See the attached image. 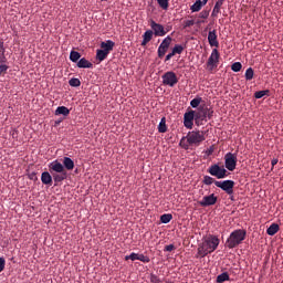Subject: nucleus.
<instances>
[{"label": "nucleus", "mask_w": 283, "mask_h": 283, "mask_svg": "<svg viewBox=\"0 0 283 283\" xmlns=\"http://www.w3.org/2000/svg\"><path fill=\"white\" fill-rule=\"evenodd\" d=\"M220 244L218 237L209 235L198 245L196 258H205L208 254L214 252Z\"/></svg>", "instance_id": "obj_1"}, {"label": "nucleus", "mask_w": 283, "mask_h": 283, "mask_svg": "<svg viewBox=\"0 0 283 283\" xmlns=\"http://www.w3.org/2000/svg\"><path fill=\"white\" fill-rule=\"evenodd\" d=\"M205 140L206 137L203 132L192 130L188 132V134L180 139L179 146L182 149L188 150L189 146H200V144L203 143Z\"/></svg>", "instance_id": "obj_2"}, {"label": "nucleus", "mask_w": 283, "mask_h": 283, "mask_svg": "<svg viewBox=\"0 0 283 283\" xmlns=\"http://www.w3.org/2000/svg\"><path fill=\"white\" fill-rule=\"evenodd\" d=\"M247 238V230H233L232 233L229 234L226 247L228 249H234L243 243Z\"/></svg>", "instance_id": "obj_3"}, {"label": "nucleus", "mask_w": 283, "mask_h": 283, "mask_svg": "<svg viewBox=\"0 0 283 283\" xmlns=\"http://www.w3.org/2000/svg\"><path fill=\"white\" fill-rule=\"evenodd\" d=\"M208 174L217 179H224L228 177V170L219 164H213L208 168Z\"/></svg>", "instance_id": "obj_4"}, {"label": "nucleus", "mask_w": 283, "mask_h": 283, "mask_svg": "<svg viewBox=\"0 0 283 283\" xmlns=\"http://www.w3.org/2000/svg\"><path fill=\"white\" fill-rule=\"evenodd\" d=\"M214 186L217 188H220L228 196H232L234 193V186H235L234 180H231V179H227L222 181L218 180V181H214Z\"/></svg>", "instance_id": "obj_5"}, {"label": "nucleus", "mask_w": 283, "mask_h": 283, "mask_svg": "<svg viewBox=\"0 0 283 283\" xmlns=\"http://www.w3.org/2000/svg\"><path fill=\"white\" fill-rule=\"evenodd\" d=\"M163 84L169 87H175L178 84V77L175 72L168 71L161 76Z\"/></svg>", "instance_id": "obj_6"}, {"label": "nucleus", "mask_w": 283, "mask_h": 283, "mask_svg": "<svg viewBox=\"0 0 283 283\" xmlns=\"http://www.w3.org/2000/svg\"><path fill=\"white\" fill-rule=\"evenodd\" d=\"M238 157L235 154L227 153L224 155V167L229 171H234L237 168Z\"/></svg>", "instance_id": "obj_7"}, {"label": "nucleus", "mask_w": 283, "mask_h": 283, "mask_svg": "<svg viewBox=\"0 0 283 283\" xmlns=\"http://www.w3.org/2000/svg\"><path fill=\"white\" fill-rule=\"evenodd\" d=\"M219 61H220V53L218 49H213L207 61V67L209 69V71H213L214 69H217Z\"/></svg>", "instance_id": "obj_8"}, {"label": "nucleus", "mask_w": 283, "mask_h": 283, "mask_svg": "<svg viewBox=\"0 0 283 283\" xmlns=\"http://www.w3.org/2000/svg\"><path fill=\"white\" fill-rule=\"evenodd\" d=\"M208 118V107H199L195 111V124L201 126L203 122H207Z\"/></svg>", "instance_id": "obj_9"}, {"label": "nucleus", "mask_w": 283, "mask_h": 283, "mask_svg": "<svg viewBox=\"0 0 283 283\" xmlns=\"http://www.w3.org/2000/svg\"><path fill=\"white\" fill-rule=\"evenodd\" d=\"M171 42H172V38L170 35H167L161 41V43L159 44L158 50H157V54H158L159 59H163L166 55Z\"/></svg>", "instance_id": "obj_10"}, {"label": "nucleus", "mask_w": 283, "mask_h": 283, "mask_svg": "<svg viewBox=\"0 0 283 283\" xmlns=\"http://www.w3.org/2000/svg\"><path fill=\"white\" fill-rule=\"evenodd\" d=\"M193 120H196L195 111H188L184 114V127L185 128L192 129Z\"/></svg>", "instance_id": "obj_11"}, {"label": "nucleus", "mask_w": 283, "mask_h": 283, "mask_svg": "<svg viewBox=\"0 0 283 283\" xmlns=\"http://www.w3.org/2000/svg\"><path fill=\"white\" fill-rule=\"evenodd\" d=\"M218 201V197L214 193H210L208 196H203L201 200L198 201L201 207H210L214 206Z\"/></svg>", "instance_id": "obj_12"}, {"label": "nucleus", "mask_w": 283, "mask_h": 283, "mask_svg": "<svg viewBox=\"0 0 283 283\" xmlns=\"http://www.w3.org/2000/svg\"><path fill=\"white\" fill-rule=\"evenodd\" d=\"M150 29L153 30L155 36H165L167 34L164 25L155 21H150Z\"/></svg>", "instance_id": "obj_13"}, {"label": "nucleus", "mask_w": 283, "mask_h": 283, "mask_svg": "<svg viewBox=\"0 0 283 283\" xmlns=\"http://www.w3.org/2000/svg\"><path fill=\"white\" fill-rule=\"evenodd\" d=\"M50 168V172L51 174H62V172H66L65 167L63 166L62 163H60L59 160H54L49 165Z\"/></svg>", "instance_id": "obj_14"}, {"label": "nucleus", "mask_w": 283, "mask_h": 283, "mask_svg": "<svg viewBox=\"0 0 283 283\" xmlns=\"http://www.w3.org/2000/svg\"><path fill=\"white\" fill-rule=\"evenodd\" d=\"M208 43L211 48H219L217 30L209 31V33H208Z\"/></svg>", "instance_id": "obj_15"}, {"label": "nucleus", "mask_w": 283, "mask_h": 283, "mask_svg": "<svg viewBox=\"0 0 283 283\" xmlns=\"http://www.w3.org/2000/svg\"><path fill=\"white\" fill-rule=\"evenodd\" d=\"M114 46H115V42L112 41V40L103 41L99 44V48H102V51H104V52H106L108 54L113 51Z\"/></svg>", "instance_id": "obj_16"}, {"label": "nucleus", "mask_w": 283, "mask_h": 283, "mask_svg": "<svg viewBox=\"0 0 283 283\" xmlns=\"http://www.w3.org/2000/svg\"><path fill=\"white\" fill-rule=\"evenodd\" d=\"M223 3H224V0H218L214 3V7H213L212 12H211L212 18H217L219 15V13L221 12V8H222Z\"/></svg>", "instance_id": "obj_17"}, {"label": "nucleus", "mask_w": 283, "mask_h": 283, "mask_svg": "<svg viewBox=\"0 0 283 283\" xmlns=\"http://www.w3.org/2000/svg\"><path fill=\"white\" fill-rule=\"evenodd\" d=\"M154 32L151 30H147L143 34V41L140 43L142 46H146L153 40Z\"/></svg>", "instance_id": "obj_18"}, {"label": "nucleus", "mask_w": 283, "mask_h": 283, "mask_svg": "<svg viewBox=\"0 0 283 283\" xmlns=\"http://www.w3.org/2000/svg\"><path fill=\"white\" fill-rule=\"evenodd\" d=\"M77 67L78 69H93V63L90 62L87 59L82 57L80 61H77Z\"/></svg>", "instance_id": "obj_19"}, {"label": "nucleus", "mask_w": 283, "mask_h": 283, "mask_svg": "<svg viewBox=\"0 0 283 283\" xmlns=\"http://www.w3.org/2000/svg\"><path fill=\"white\" fill-rule=\"evenodd\" d=\"M62 166L66 170H73L74 169V160L71 157H64V160H62Z\"/></svg>", "instance_id": "obj_20"}, {"label": "nucleus", "mask_w": 283, "mask_h": 283, "mask_svg": "<svg viewBox=\"0 0 283 283\" xmlns=\"http://www.w3.org/2000/svg\"><path fill=\"white\" fill-rule=\"evenodd\" d=\"M55 182H62L67 178V171L51 174Z\"/></svg>", "instance_id": "obj_21"}, {"label": "nucleus", "mask_w": 283, "mask_h": 283, "mask_svg": "<svg viewBox=\"0 0 283 283\" xmlns=\"http://www.w3.org/2000/svg\"><path fill=\"white\" fill-rule=\"evenodd\" d=\"M205 2L201 0H196L195 3L190 7L191 13L200 12Z\"/></svg>", "instance_id": "obj_22"}, {"label": "nucleus", "mask_w": 283, "mask_h": 283, "mask_svg": "<svg viewBox=\"0 0 283 283\" xmlns=\"http://www.w3.org/2000/svg\"><path fill=\"white\" fill-rule=\"evenodd\" d=\"M280 231V226L279 223H272L270 227L266 229V234L268 235H275Z\"/></svg>", "instance_id": "obj_23"}, {"label": "nucleus", "mask_w": 283, "mask_h": 283, "mask_svg": "<svg viewBox=\"0 0 283 283\" xmlns=\"http://www.w3.org/2000/svg\"><path fill=\"white\" fill-rule=\"evenodd\" d=\"M41 180L43 185H52V175L49 171H43Z\"/></svg>", "instance_id": "obj_24"}, {"label": "nucleus", "mask_w": 283, "mask_h": 283, "mask_svg": "<svg viewBox=\"0 0 283 283\" xmlns=\"http://www.w3.org/2000/svg\"><path fill=\"white\" fill-rule=\"evenodd\" d=\"M55 114L62 115L64 117L70 115V109L66 106H57V109L55 111Z\"/></svg>", "instance_id": "obj_25"}, {"label": "nucleus", "mask_w": 283, "mask_h": 283, "mask_svg": "<svg viewBox=\"0 0 283 283\" xmlns=\"http://www.w3.org/2000/svg\"><path fill=\"white\" fill-rule=\"evenodd\" d=\"M4 53H6L4 43L3 41L0 40V64H3L7 62V57Z\"/></svg>", "instance_id": "obj_26"}, {"label": "nucleus", "mask_w": 283, "mask_h": 283, "mask_svg": "<svg viewBox=\"0 0 283 283\" xmlns=\"http://www.w3.org/2000/svg\"><path fill=\"white\" fill-rule=\"evenodd\" d=\"M158 133L160 134L167 133L166 117H161L158 124Z\"/></svg>", "instance_id": "obj_27"}, {"label": "nucleus", "mask_w": 283, "mask_h": 283, "mask_svg": "<svg viewBox=\"0 0 283 283\" xmlns=\"http://www.w3.org/2000/svg\"><path fill=\"white\" fill-rule=\"evenodd\" d=\"M229 280H230V276H229L228 272H222L221 274H218L216 282L223 283V282H228Z\"/></svg>", "instance_id": "obj_28"}, {"label": "nucleus", "mask_w": 283, "mask_h": 283, "mask_svg": "<svg viewBox=\"0 0 283 283\" xmlns=\"http://www.w3.org/2000/svg\"><path fill=\"white\" fill-rule=\"evenodd\" d=\"M108 55H109V53H107L106 51H104L102 49L97 50V55H96L97 61L103 62L107 59Z\"/></svg>", "instance_id": "obj_29"}, {"label": "nucleus", "mask_w": 283, "mask_h": 283, "mask_svg": "<svg viewBox=\"0 0 283 283\" xmlns=\"http://www.w3.org/2000/svg\"><path fill=\"white\" fill-rule=\"evenodd\" d=\"M216 179L209 175H205L203 176V179H202V184L206 185V186H211L213 184H216Z\"/></svg>", "instance_id": "obj_30"}, {"label": "nucleus", "mask_w": 283, "mask_h": 283, "mask_svg": "<svg viewBox=\"0 0 283 283\" xmlns=\"http://www.w3.org/2000/svg\"><path fill=\"white\" fill-rule=\"evenodd\" d=\"M70 59H71V62L77 63L81 60V53L77 51H71Z\"/></svg>", "instance_id": "obj_31"}, {"label": "nucleus", "mask_w": 283, "mask_h": 283, "mask_svg": "<svg viewBox=\"0 0 283 283\" xmlns=\"http://www.w3.org/2000/svg\"><path fill=\"white\" fill-rule=\"evenodd\" d=\"M172 220V214L171 213H164L160 216V222L164 224L169 223Z\"/></svg>", "instance_id": "obj_32"}, {"label": "nucleus", "mask_w": 283, "mask_h": 283, "mask_svg": "<svg viewBox=\"0 0 283 283\" xmlns=\"http://www.w3.org/2000/svg\"><path fill=\"white\" fill-rule=\"evenodd\" d=\"M244 77L247 81H252L254 77V70L252 67H248L244 73Z\"/></svg>", "instance_id": "obj_33"}, {"label": "nucleus", "mask_w": 283, "mask_h": 283, "mask_svg": "<svg viewBox=\"0 0 283 283\" xmlns=\"http://www.w3.org/2000/svg\"><path fill=\"white\" fill-rule=\"evenodd\" d=\"M242 70V63L241 62H234L231 65V71L234 73H239Z\"/></svg>", "instance_id": "obj_34"}, {"label": "nucleus", "mask_w": 283, "mask_h": 283, "mask_svg": "<svg viewBox=\"0 0 283 283\" xmlns=\"http://www.w3.org/2000/svg\"><path fill=\"white\" fill-rule=\"evenodd\" d=\"M69 85H71V87H80L81 80L77 77H73V78L69 80Z\"/></svg>", "instance_id": "obj_35"}, {"label": "nucleus", "mask_w": 283, "mask_h": 283, "mask_svg": "<svg viewBox=\"0 0 283 283\" xmlns=\"http://www.w3.org/2000/svg\"><path fill=\"white\" fill-rule=\"evenodd\" d=\"M157 3L163 10H168L169 8V0H157Z\"/></svg>", "instance_id": "obj_36"}, {"label": "nucleus", "mask_w": 283, "mask_h": 283, "mask_svg": "<svg viewBox=\"0 0 283 283\" xmlns=\"http://www.w3.org/2000/svg\"><path fill=\"white\" fill-rule=\"evenodd\" d=\"M185 48L181 45V44H176L174 48H172V54H181L184 52Z\"/></svg>", "instance_id": "obj_37"}, {"label": "nucleus", "mask_w": 283, "mask_h": 283, "mask_svg": "<svg viewBox=\"0 0 283 283\" xmlns=\"http://www.w3.org/2000/svg\"><path fill=\"white\" fill-rule=\"evenodd\" d=\"M269 94V91L268 90H263V91H258L254 93V97L256 99H261L263 98L264 96H266Z\"/></svg>", "instance_id": "obj_38"}, {"label": "nucleus", "mask_w": 283, "mask_h": 283, "mask_svg": "<svg viewBox=\"0 0 283 283\" xmlns=\"http://www.w3.org/2000/svg\"><path fill=\"white\" fill-rule=\"evenodd\" d=\"M201 101H202L201 97L192 98V99L190 101V106H191L192 108H197V107H199V105L201 104Z\"/></svg>", "instance_id": "obj_39"}, {"label": "nucleus", "mask_w": 283, "mask_h": 283, "mask_svg": "<svg viewBox=\"0 0 283 283\" xmlns=\"http://www.w3.org/2000/svg\"><path fill=\"white\" fill-rule=\"evenodd\" d=\"M139 258V254H136V252H132L127 256H125V260L128 261L130 260L132 262L137 261Z\"/></svg>", "instance_id": "obj_40"}, {"label": "nucleus", "mask_w": 283, "mask_h": 283, "mask_svg": "<svg viewBox=\"0 0 283 283\" xmlns=\"http://www.w3.org/2000/svg\"><path fill=\"white\" fill-rule=\"evenodd\" d=\"M149 281L151 283H163L161 279H159V276H157V274H150Z\"/></svg>", "instance_id": "obj_41"}, {"label": "nucleus", "mask_w": 283, "mask_h": 283, "mask_svg": "<svg viewBox=\"0 0 283 283\" xmlns=\"http://www.w3.org/2000/svg\"><path fill=\"white\" fill-rule=\"evenodd\" d=\"M138 261H140L143 263H149L150 259H149V256H145V254H138Z\"/></svg>", "instance_id": "obj_42"}, {"label": "nucleus", "mask_w": 283, "mask_h": 283, "mask_svg": "<svg viewBox=\"0 0 283 283\" xmlns=\"http://www.w3.org/2000/svg\"><path fill=\"white\" fill-rule=\"evenodd\" d=\"M209 15H210V12H209L208 10H202V11L199 13V18H200V19H203V20L208 19Z\"/></svg>", "instance_id": "obj_43"}, {"label": "nucleus", "mask_w": 283, "mask_h": 283, "mask_svg": "<svg viewBox=\"0 0 283 283\" xmlns=\"http://www.w3.org/2000/svg\"><path fill=\"white\" fill-rule=\"evenodd\" d=\"M6 268V259L3 256H0V273L4 270Z\"/></svg>", "instance_id": "obj_44"}, {"label": "nucleus", "mask_w": 283, "mask_h": 283, "mask_svg": "<svg viewBox=\"0 0 283 283\" xmlns=\"http://www.w3.org/2000/svg\"><path fill=\"white\" fill-rule=\"evenodd\" d=\"M196 24L195 20H187L185 22V28H190L193 27Z\"/></svg>", "instance_id": "obj_45"}, {"label": "nucleus", "mask_w": 283, "mask_h": 283, "mask_svg": "<svg viewBox=\"0 0 283 283\" xmlns=\"http://www.w3.org/2000/svg\"><path fill=\"white\" fill-rule=\"evenodd\" d=\"M175 250V245H172V243H170L169 245H165L164 251L166 252H171Z\"/></svg>", "instance_id": "obj_46"}, {"label": "nucleus", "mask_w": 283, "mask_h": 283, "mask_svg": "<svg viewBox=\"0 0 283 283\" xmlns=\"http://www.w3.org/2000/svg\"><path fill=\"white\" fill-rule=\"evenodd\" d=\"M175 56V53L171 51L170 53H168L165 57V62L170 61L172 57Z\"/></svg>", "instance_id": "obj_47"}, {"label": "nucleus", "mask_w": 283, "mask_h": 283, "mask_svg": "<svg viewBox=\"0 0 283 283\" xmlns=\"http://www.w3.org/2000/svg\"><path fill=\"white\" fill-rule=\"evenodd\" d=\"M8 69H9V66L6 64L0 65V72H7Z\"/></svg>", "instance_id": "obj_48"}, {"label": "nucleus", "mask_w": 283, "mask_h": 283, "mask_svg": "<svg viewBox=\"0 0 283 283\" xmlns=\"http://www.w3.org/2000/svg\"><path fill=\"white\" fill-rule=\"evenodd\" d=\"M213 116V111L207 108V117L210 119Z\"/></svg>", "instance_id": "obj_49"}, {"label": "nucleus", "mask_w": 283, "mask_h": 283, "mask_svg": "<svg viewBox=\"0 0 283 283\" xmlns=\"http://www.w3.org/2000/svg\"><path fill=\"white\" fill-rule=\"evenodd\" d=\"M277 164H279V159H277V158H273V159L271 160L272 167H275Z\"/></svg>", "instance_id": "obj_50"}, {"label": "nucleus", "mask_w": 283, "mask_h": 283, "mask_svg": "<svg viewBox=\"0 0 283 283\" xmlns=\"http://www.w3.org/2000/svg\"><path fill=\"white\" fill-rule=\"evenodd\" d=\"M202 23H205V21H202V20H197L196 21V24H202Z\"/></svg>", "instance_id": "obj_51"}, {"label": "nucleus", "mask_w": 283, "mask_h": 283, "mask_svg": "<svg viewBox=\"0 0 283 283\" xmlns=\"http://www.w3.org/2000/svg\"><path fill=\"white\" fill-rule=\"evenodd\" d=\"M211 154H212V149H209V150H208V155H211Z\"/></svg>", "instance_id": "obj_52"}, {"label": "nucleus", "mask_w": 283, "mask_h": 283, "mask_svg": "<svg viewBox=\"0 0 283 283\" xmlns=\"http://www.w3.org/2000/svg\"><path fill=\"white\" fill-rule=\"evenodd\" d=\"M202 2H203V6H206V4H207L206 0H202Z\"/></svg>", "instance_id": "obj_53"}, {"label": "nucleus", "mask_w": 283, "mask_h": 283, "mask_svg": "<svg viewBox=\"0 0 283 283\" xmlns=\"http://www.w3.org/2000/svg\"><path fill=\"white\" fill-rule=\"evenodd\" d=\"M34 177H35V175H32V176H31V179H33Z\"/></svg>", "instance_id": "obj_54"}, {"label": "nucleus", "mask_w": 283, "mask_h": 283, "mask_svg": "<svg viewBox=\"0 0 283 283\" xmlns=\"http://www.w3.org/2000/svg\"><path fill=\"white\" fill-rule=\"evenodd\" d=\"M166 283H172L171 281H166Z\"/></svg>", "instance_id": "obj_55"}, {"label": "nucleus", "mask_w": 283, "mask_h": 283, "mask_svg": "<svg viewBox=\"0 0 283 283\" xmlns=\"http://www.w3.org/2000/svg\"><path fill=\"white\" fill-rule=\"evenodd\" d=\"M205 3H208V0H205Z\"/></svg>", "instance_id": "obj_56"}]
</instances>
